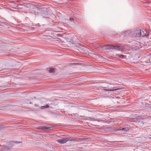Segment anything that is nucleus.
I'll return each mask as SVG.
<instances>
[{"instance_id": "16", "label": "nucleus", "mask_w": 151, "mask_h": 151, "mask_svg": "<svg viewBox=\"0 0 151 151\" xmlns=\"http://www.w3.org/2000/svg\"><path fill=\"white\" fill-rule=\"evenodd\" d=\"M102 87L104 88H106V86L104 85H102Z\"/></svg>"}, {"instance_id": "11", "label": "nucleus", "mask_w": 151, "mask_h": 151, "mask_svg": "<svg viewBox=\"0 0 151 151\" xmlns=\"http://www.w3.org/2000/svg\"><path fill=\"white\" fill-rule=\"evenodd\" d=\"M129 128L127 127L122 128L121 130L125 131H127L129 129Z\"/></svg>"}, {"instance_id": "15", "label": "nucleus", "mask_w": 151, "mask_h": 151, "mask_svg": "<svg viewBox=\"0 0 151 151\" xmlns=\"http://www.w3.org/2000/svg\"><path fill=\"white\" fill-rule=\"evenodd\" d=\"M70 21H73V20H74V19L73 18H70Z\"/></svg>"}, {"instance_id": "18", "label": "nucleus", "mask_w": 151, "mask_h": 151, "mask_svg": "<svg viewBox=\"0 0 151 151\" xmlns=\"http://www.w3.org/2000/svg\"><path fill=\"white\" fill-rule=\"evenodd\" d=\"M30 104H31V102H30Z\"/></svg>"}, {"instance_id": "5", "label": "nucleus", "mask_w": 151, "mask_h": 151, "mask_svg": "<svg viewBox=\"0 0 151 151\" xmlns=\"http://www.w3.org/2000/svg\"><path fill=\"white\" fill-rule=\"evenodd\" d=\"M91 120L92 121H97L99 122H101L102 123H104L105 122V121L103 120L99 119H96L95 118H91Z\"/></svg>"}, {"instance_id": "6", "label": "nucleus", "mask_w": 151, "mask_h": 151, "mask_svg": "<svg viewBox=\"0 0 151 151\" xmlns=\"http://www.w3.org/2000/svg\"><path fill=\"white\" fill-rule=\"evenodd\" d=\"M42 129H47L48 130H51L52 128V127H46L45 126H42L41 127Z\"/></svg>"}, {"instance_id": "17", "label": "nucleus", "mask_w": 151, "mask_h": 151, "mask_svg": "<svg viewBox=\"0 0 151 151\" xmlns=\"http://www.w3.org/2000/svg\"><path fill=\"white\" fill-rule=\"evenodd\" d=\"M34 105L36 107H38V105L37 104H35Z\"/></svg>"}, {"instance_id": "8", "label": "nucleus", "mask_w": 151, "mask_h": 151, "mask_svg": "<svg viewBox=\"0 0 151 151\" xmlns=\"http://www.w3.org/2000/svg\"><path fill=\"white\" fill-rule=\"evenodd\" d=\"M120 58H122V59H124V58H126V57L125 56L123 55H120V54H118L117 55Z\"/></svg>"}, {"instance_id": "1", "label": "nucleus", "mask_w": 151, "mask_h": 151, "mask_svg": "<svg viewBox=\"0 0 151 151\" xmlns=\"http://www.w3.org/2000/svg\"><path fill=\"white\" fill-rule=\"evenodd\" d=\"M126 33H128L129 36L131 37L140 38L145 36H147L149 35L145 30H141L139 29H136L132 31L127 32Z\"/></svg>"}, {"instance_id": "3", "label": "nucleus", "mask_w": 151, "mask_h": 151, "mask_svg": "<svg viewBox=\"0 0 151 151\" xmlns=\"http://www.w3.org/2000/svg\"><path fill=\"white\" fill-rule=\"evenodd\" d=\"M69 139V138L68 137H65L63 138L58 139L57 140V141L58 143L60 144H64Z\"/></svg>"}, {"instance_id": "4", "label": "nucleus", "mask_w": 151, "mask_h": 151, "mask_svg": "<svg viewBox=\"0 0 151 151\" xmlns=\"http://www.w3.org/2000/svg\"><path fill=\"white\" fill-rule=\"evenodd\" d=\"M79 50L80 52L83 53H86L88 52V49L85 47H80Z\"/></svg>"}, {"instance_id": "12", "label": "nucleus", "mask_w": 151, "mask_h": 151, "mask_svg": "<svg viewBox=\"0 0 151 151\" xmlns=\"http://www.w3.org/2000/svg\"><path fill=\"white\" fill-rule=\"evenodd\" d=\"M119 89H109V90H108L109 91H116L117 90H118Z\"/></svg>"}, {"instance_id": "13", "label": "nucleus", "mask_w": 151, "mask_h": 151, "mask_svg": "<svg viewBox=\"0 0 151 151\" xmlns=\"http://www.w3.org/2000/svg\"><path fill=\"white\" fill-rule=\"evenodd\" d=\"M12 142H14V143H21V142H19L17 141H13Z\"/></svg>"}, {"instance_id": "2", "label": "nucleus", "mask_w": 151, "mask_h": 151, "mask_svg": "<svg viewBox=\"0 0 151 151\" xmlns=\"http://www.w3.org/2000/svg\"><path fill=\"white\" fill-rule=\"evenodd\" d=\"M104 48L106 50L115 49L121 51H125V47L122 45H108L104 46Z\"/></svg>"}, {"instance_id": "9", "label": "nucleus", "mask_w": 151, "mask_h": 151, "mask_svg": "<svg viewBox=\"0 0 151 151\" xmlns=\"http://www.w3.org/2000/svg\"><path fill=\"white\" fill-rule=\"evenodd\" d=\"M50 107V106L48 105H47L46 106H41L40 108L41 109H43L45 108H48Z\"/></svg>"}, {"instance_id": "7", "label": "nucleus", "mask_w": 151, "mask_h": 151, "mask_svg": "<svg viewBox=\"0 0 151 151\" xmlns=\"http://www.w3.org/2000/svg\"><path fill=\"white\" fill-rule=\"evenodd\" d=\"M138 123V124L140 125L141 127H143L145 126V124H146V123H144L142 121H139Z\"/></svg>"}, {"instance_id": "14", "label": "nucleus", "mask_w": 151, "mask_h": 151, "mask_svg": "<svg viewBox=\"0 0 151 151\" xmlns=\"http://www.w3.org/2000/svg\"><path fill=\"white\" fill-rule=\"evenodd\" d=\"M107 84L106 82H103L102 83V85H107Z\"/></svg>"}, {"instance_id": "10", "label": "nucleus", "mask_w": 151, "mask_h": 151, "mask_svg": "<svg viewBox=\"0 0 151 151\" xmlns=\"http://www.w3.org/2000/svg\"><path fill=\"white\" fill-rule=\"evenodd\" d=\"M50 73H54L55 72V69L53 68H50L49 71Z\"/></svg>"}]
</instances>
